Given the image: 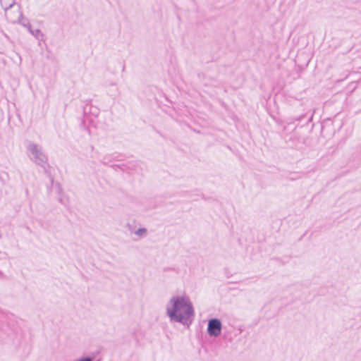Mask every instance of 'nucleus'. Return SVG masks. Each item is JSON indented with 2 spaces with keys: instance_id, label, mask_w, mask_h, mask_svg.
Returning a JSON list of instances; mask_svg holds the SVG:
<instances>
[{
  "instance_id": "nucleus-14",
  "label": "nucleus",
  "mask_w": 361,
  "mask_h": 361,
  "mask_svg": "<svg viewBox=\"0 0 361 361\" xmlns=\"http://www.w3.org/2000/svg\"><path fill=\"white\" fill-rule=\"evenodd\" d=\"M312 118H313V113H312V114H310V117L308 118V119H307V123H310V122L312 121Z\"/></svg>"
},
{
  "instance_id": "nucleus-10",
  "label": "nucleus",
  "mask_w": 361,
  "mask_h": 361,
  "mask_svg": "<svg viewBox=\"0 0 361 361\" xmlns=\"http://www.w3.org/2000/svg\"><path fill=\"white\" fill-rule=\"evenodd\" d=\"M307 116V114H302L298 116H293L290 117L287 119V125L289 126L293 123L294 121H301L303 120L306 116Z\"/></svg>"
},
{
  "instance_id": "nucleus-4",
  "label": "nucleus",
  "mask_w": 361,
  "mask_h": 361,
  "mask_svg": "<svg viewBox=\"0 0 361 361\" xmlns=\"http://www.w3.org/2000/svg\"><path fill=\"white\" fill-rule=\"evenodd\" d=\"M6 314L0 310V341L9 334L10 328L6 322Z\"/></svg>"
},
{
  "instance_id": "nucleus-13",
  "label": "nucleus",
  "mask_w": 361,
  "mask_h": 361,
  "mask_svg": "<svg viewBox=\"0 0 361 361\" xmlns=\"http://www.w3.org/2000/svg\"><path fill=\"white\" fill-rule=\"evenodd\" d=\"M127 227L128 228V231L131 233H134L135 231H133V228H132V226L130 224H127Z\"/></svg>"
},
{
  "instance_id": "nucleus-5",
  "label": "nucleus",
  "mask_w": 361,
  "mask_h": 361,
  "mask_svg": "<svg viewBox=\"0 0 361 361\" xmlns=\"http://www.w3.org/2000/svg\"><path fill=\"white\" fill-rule=\"evenodd\" d=\"M124 159V155L118 152H114L106 154L103 157L101 162L104 165H109L113 161H120Z\"/></svg>"
},
{
  "instance_id": "nucleus-18",
  "label": "nucleus",
  "mask_w": 361,
  "mask_h": 361,
  "mask_svg": "<svg viewBox=\"0 0 361 361\" xmlns=\"http://www.w3.org/2000/svg\"><path fill=\"white\" fill-rule=\"evenodd\" d=\"M51 183L54 184V178H51Z\"/></svg>"
},
{
  "instance_id": "nucleus-12",
  "label": "nucleus",
  "mask_w": 361,
  "mask_h": 361,
  "mask_svg": "<svg viewBox=\"0 0 361 361\" xmlns=\"http://www.w3.org/2000/svg\"><path fill=\"white\" fill-rule=\"evenodd\" d=\"M111 166L116 171L120 169L122 171H125L126 169V166L124 164H113Z\"/></svg>"
},
{
  "instance_id": "nucleus-20",
  "label": "nucleus",
  "mask_w": 361,
  "mask_h": 361,
  "mask_svg": "<svg viewBox=\"0 0 361 361\" xmlns=\"http://www.w3.org/2000/svg\"><path fill=\"white\" fill-rule=\"evenodd\" d=\"M286 128H287V126H284V128H283V130H286Z\"/></svg>"
},
{
  "instance_id": "nucleus-3",
  "label": "nucleus",
  "mask_w": 361,
  "mask_h": 361,
  "mask_svg": "<svg viewBox=\"0 0 361 361\" xmlns=\"http://www.w3.org/2000/svg\"><path fill=\"white\" fill-rule=\"evenodd\" d=\"M222 324L220 319L212 318L208 321L207 334L209 336L217 337L221 333Z\"/></svg>"
},
{
  "instance_id": "nucleus-1",
  "label": "nucleus",
  "mask_w": 361,
  "mask_h": 361,
  "mask_svg": "<svg viewBox=\"0 0 361 361\" xmlns=\"http://www.w3.org/2000/svg\"><path fill=\"white\" fill-rule=\"evenodd\" d=\"M166 315L171 322L189 326L193 320L195 310L189 298L185 295L173 296L166 305Z\"/></svg>"
},
{
  "instance_id": "nucleus-11",
  "label": "nucleus",
  "mask_w": 361,
  "mask_h": 361,
  "mask_svg": "<svg viewBox=\"0 0 361 361\" xmlns=\"http://www.w3.org/2000/svg\"><path fill=\"white\" fill-rule=\"evenodd\" d=\"M134 233L142 238L147 235V230L145 228H140L137 231H135Z\"/></svg>"
},
{
  "instance_id": "nucleus-9",
  "label": "nucleus",
  "mask_w": 361,
  "mask_h": 361,
  "mask_svg": "<svg viewBox=\"0 0 361 361\" xmlns=\"http://www.w3.org/2000/svg\"><path fill=\"white\" fill-rule=\"evenodd\" d=\"M90 109V114L94 116H97L99 114V109L98 107L93 106L91 104V101H89L85 106L83 107V113L86 116L87 113V109Z\"/></svg>"
},
{
  "instance_id": "nucleus-16",
  "label": "nucleus",
  "mask_w": 361,
  "mask_h": 361,
  "mask_svg": "<svg viewBox=\"0 0 361 361\" xmlns=\"http://www.w3.org/2000/svg\"><path fill=\"white\" fill-rule=\"evenodd\" d=\"M4 276V274L3 272L0 270V277L3 276Z\"/></svg>"
},
{
  "instance_id": "nucleus-19",
  "label": "nucleus",
  "mask_w": 361,
  "mask_h": 361,
  "mask_svg": "<svg viewBox=\"0 0 361 361\" xmlns=\"http://www.w3.org/2000/svg\"><path fill=\"white\" fill-rule=\"evenodd\" d=\"M87 114H90V109H89V108L87 109Z\"/></svg>"
},
{
  "instance_id": "nucleus-7",
  "label": "nucleus",
  "mask_w": 361,
  "mask_h": 361,
  "mask_svg": "<svg viewBox=\"0 0 361 361\" xmlns=\"http://www.w3.org/2000/svg\"><path fill=\"white\" fill-rule=\"evenodd\" d=\"M15 6V2H13V4H11L9 5V6L8 8H6L5 9V13H6V16H7L8 18H9L11 21L13 22H16V21H20V18H23V13L21 11H20V6L18 5V11H17V16L16 18H11L10 17V12H11V10L13 7H14Z\"/></svg>"
},
{
  "instance_id": "nucleus-15",
  "label": "nucleus",
  "mask_w": 361,
  "mask_h": 361,
  "mask_svg": "<svg viewBox=\"0 0 361 361\" xmlns=\"http://www.w3.org/2000/svg\"><path fill=\"white\" fill-rule=\"evenodd\" d=\"M57 185H58V192L59 193H61L62 189H61V185H59V183H57Z\"/></svg>"
},
{
  "instance_id": "nucleus-6",
  "label": "nucleus",
  "mask_w": 361,
  "mask_h": 361,
  "mask_svg": "<svg viewBox=\"0 0 361 361\" xmlns=\"http://www.w3.org/2000/svg\"><path fill=\"white\" fill-rule=\"evenodd\" d=\"M23 25L25 27H27V30L30 32V33L34 36L37 40L39 41H44V35L42 32V31L37 28L33 29L32 25L27 23V25H25L23 23Z\"/></svg>"
},
{
  "instance_id": "nucleus-8",
  "label": "nucleus",
  "mask_w": 361,
  "mask_h": 361,
  "mask_svg": "<svg viewBox=\"0 0 361 361\" xmlns=\"http://www.w3.org/2000/svg\"><path fill=\"white\" fill-rule=\"evenodd\" d=\"M285 142L291 147H293L296 145L298 142V136L297 133L293 132L292 134L286 135L283 137Z\"/></svg>"
},
{
  "instance_id": "nucleus-2",
  "label": "nucleus",
  "mask_w": 361,
  "mask_h": 361,
  "mask_svg": "<svg viewBox=\"0 0 361 361\" xmlns=\"http://www.w3.org/2000/svg\"><path fill=\"white\" fill-rule=\"evenodd\" d=\"M26 149L28 152L30 159L38 166L42 167L45 172H47V166H49L47 163V157L43 152L42 147L32 141L27 140L26 142Z\"/></svg>"
},
{
  "instance_id": "nucleus-17",
  "label": "nucleus",
  "mask_w": 361,
  "mask_h": 361,
  "mask_svg": "<svg viewBox=\"0 0 361 361\" xmlns=\"http://www.w3.org/2000/svg\"><path fill=\"white\" fill-rule=\"evenodd\" d=\"M298 178H295L294 176H292V178H290L291 180H296Z\"/></svg>"
}]
</instances>
